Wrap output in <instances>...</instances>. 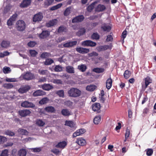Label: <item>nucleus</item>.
<instances>
[{
	"label": "nucleus",
	"instance_id": "nucleus-35",
	"mask_svg": "<svg viewBox=\"0 0 156 156\" xmlns=\"http://www.w3.org/2000/svg\"><path fill=\"white\" fill-rule=\"evenodd\" d=\"M55 94L58 95L59 97L63 98L64 97V91L62 90H59L57 91Z\"/></svg>",
	"mask_w": 156,
	"mask_h": 156
},
{
	"label": "nucleus",
	"instance_id": "nucleus-19",
	"mask_svg": "<svg viewBox=\"0 0 156 156\" xmlns=\"http://www.w3.org/2000/svg\"><path fill=\"white\" fill-rule=\"evenodd\" d=\"M76 142L78 145L81 146L85 145L86 143L85 140L82 138H78L76 141Z\"/></svg>",
	"mask_w": 156,
	"mask_h": 156
},
{
	"label": "nucleus",
	"instance_id": "nucleus-32",
	"mask_svg": "<svg viewBox=\"0 0 156 156\" xmlns=\"http://www.w3.org/2000/svg\"><path fill=\"white\" fill-rule=\"evenodd\" d=\"M97 3V1H95L89 5L87 8V11L89 12H91L94 9L95 5Z\"/></svg>",
	"mask_w": 156,
	"mask_h": 156
},
{
	"label": "nucleus",
	"instance_id": "nucleus-52",
	"mask_svg": "<svg viewBox=\"0 0 156 156\" xmlns=\"http://www.w3.org/2000/svg\"><path fill=\"white\" fill-rule=\"evenodd\" d=\"M54 0H46L44 2L45 5L48 6L52 4Z\"/></svg>",
	"mask_w": 156,
	"mask_h": 156
},
{
	"label": "nucleus",
	"instance_id": "nucleus-56",
	"mask_svg": "<svg viewBox=\"0 0 156 156\" xmlns=\"http://www.w3.org/2000/svg\"><path fill=\"white\" fill-rule=\"evenodd\" d=\"M73 103L72 101L68 100L65 102V105L68 106V107H70L73 105Z\"/></svg>",
	"mask_w": 156,
	"mask_h": 156
},
{
	"label": "nucleus",
	"instance_id": "nucleus-49",
	"mask_svg": "<svg viewBox=\"0 0 156 156\" xmlns=\"http://www.w3.org/2000/svg\"><path fill=\"white\" fill-rule=\"evenodd\" d=\"M17 16L18 15L16 13H15L10 17V25H12V21H15L17 17Z\"/></svg>",
	"mask_w": 156,
	"mask_h": 156
},
{
	"label": "nucleus",
	"instance_id": "nucleus-28",
	"mask_svg": "<svg viewBox=\"0 0 156 156\" xmlns=\"http://www.w3.org/2000/svg\"><path fill=\"white\" fill-rule=\"evenodd\" d=\"M62 114L65 116H68L71 115V112L66 108H64L61 111Z\"/></svg>",
	"mask_w": 156,
	"mask_h": 156
},
{
	"label": "nucleus",
	"instance_id": "nucleus-38",
	"mask_svg": "<svg viewBox=\"0 0 156 156\" xmlns=\"http://www.w3.org/2000/svg\"><path fill=\"white\" fill-rule=\"evenodd\" d=\"M19 156H26L27 151L25 149H20L19 151Z\"/></svg>",
	"mask_w": 156,
	"mask_h": 156
},
{
	"label": "nucleus",
	"instance_id": "nucleus-54",
	"mask_svg": "<svg viewBox=\"0 0 156 156\" xmlns=\"http://www.w3.org/2000/svg\"><path fill=\"white\" fill-rule=\"evenodd\" d=\"M8 150L5 149L2 151L0 156H8Z\"/></svg>",
	"mask_w": 156,
	"mask_h": 156
},
{
	"label": "nucleus",
	"instance_id": "nucleus-10",
	"mask_svg": "<svg viewBox=\"0 0 156 156\" xmlns=\"http://www.w3.org/2000/svg\"><path fill=\"white\" fill-rule=\"evenodd\" d=\"M50 35V32L47 30H43L38 35V37L41 39L46 38Z\"/></svg>",
	"mask_w": 156,
	"mask_h": 156
},
{
	"label": "nucleus",
	"instance_id": "nucleus-60",
	"mask_svg": "<svg viewBox=\"0 0 156 156\" xmlns=\"http://www.w3.org/2000/svg\"><path fill=\"white\" fill-rule=\"evenodd\" d=\"M36 43L34 41H30L27 44L30 47H33L36 44Z\"/></svg>",
	"mask_w": 156,
	"mask_h": 156
},
{
	"label": "nucleus",
	"instance_id": "nucleus-26",
	"mask_svg": "<svg viewBox=\"0 0 156 156\" xmlns=\"http://www.w3.org/2000/svg\"><path fill=\"white\" fill-rule=\"evenodd\" d=\"M145 83V88H146L147 86L152 82V80L149 76H147L144 79Z\"/></svg>",
	"mask_w": 156,
	"mask_h": 156
},
{
	"label": "nucleus",
	"instance_id": "nucleus-63",
	"mask_svg": "<svg viewBox=\"0 0 156 156\" xmlns=\"http://www.w3.org/2000/svg\"><path fill=\"white\" fill-rule=\"evenodd\" d=\"M88 56L90 57H92L93 56H98V54L96 52L93 51L91 53H90L88 54Z\"/></svg>",
	"mask_w": 156,
	"mask_h": 156
},
{
	"label": "nucleus",
	"instance_id": "nucleus-6",
	"mask_svg": "<svg viewBox=\"0 0 156 156\" xmlns=\"http://www.w3.org/2000/svg\"><path fill=\"white\" fill-rule=\"evenodd\" d=\"M112 44H110L109 45L100 46L97 48V49L99 51H105L108 49H111L112 48Z\"/></svg>",
	"mask_w": 156,
	"mask_h": 156
},
{
	"label": "nucleus",
	"instance_id": "nucleus-37",
	"mask_svg": "<svg viewBox=\"0 0 156 156\" xmlns=\"http://www.w3.org/2000/svg\"><path fill=\"white\" fill-rule=\"evenodd\" d=\"M91 38L93 40H98L100 38V35L97 33H94L91 36Z\"/></svg>",
	"mask_w": 156,
	"mask_h": 156
},
{
	"label": "nucleus",
	"instance_id": "nucleus-25",
	"mask_svg": "<svg viewBox=\"0 0 156 156\" xmlns=\"http://www.w3.org/2000/svg\"><path fill=\"white\" fill-rule=\"evenodd\" d=\"M86 32V29L85 28H81L78 31L76 32V35L79 37L80 36L84 34Z\"/></svg>",
	"mask_w": 156,
	"mask_h": 156
},
{
	"label": "nucleus",
	"instance_id": "nucleus-12",
	"mask_svg": "<svg viewBox=\"0 0 156 156\" xmlns=\"http://www.w3.org/2000/svg\"><path fill=\"white\" fill-rule=\"evenodd\" d=\"M101 105L100 103H95L92 105V109L94 112H97L98 113L100 112Z\"/></svg>",
	"mask_w": 156,
	"mask_h": 156
},
{
	"label": "nucleus",
	"instance_id": "nucleus-48",
	"mask_svg": "<svg viewBox=\"0 0 156 156\" xmlns=\"http://www.w3.org/2000/svg\"><path fill=\"white\" fill-rule=\"evenodd\" d=\"M29 52L32 57H35L37 54V52L35 50H30Z\"/></svg>",
	"mask_w": 156,
	"mask_h": 156
},
{
	"label": "nucleus",
	"instance_id": "nucleus-55",
	"mask_svg": "<svg viewBox=\"0 0 156 156\" xmlns=\"http://www.w3.org/2000/svg\"><path fill=\"white\" fill-rule=\"evenodd\" d=\"M10 10V5L9 4H8V5H6L5 7L4 11V13L5 14L7 13L8 12H9Z\"/></svg>",
	"mask_w": 156,
	"mask_h": 156
},
{
	"label": "nucleus",
	"instance_id": "nucleus-20",
	"mask_svg": "<svg viewBox=\"0 0 156 156\" xmlns=\"http://www.w3.org/2000/svg\"><path fill=\"white\" fill-rule=\"evenodd\" d=\"M105 9L106 7L104 5L99 4L95 8V11L98 12H102Z\"/></svg>",
	"mask_w": 156,
	"mask_h": 156
},
{
	"label": "nucleus",
	"instance_id": "nucleus-24",
	"mask_svg": "<svg viewBox=\"0 0 156 156\" xmlns=\"http://www.w3.org/2000/svg\"><path fill=\"white\" fill-rule=\"evenodd\" d=\"M112 81L110 77L108 78L106 81V87L108 90L110 89L112 86Z\"/></svg>",
	"mask_w": 156,
	"mask_h": 156
},
{
	"label": "nucleus",
	"instance_id": "nucleus-40",
	"mask_svg": "<svg viewBox=\"0 0 156 156\" xmlns=\"http://www.w3.org/2000/svg\"><path fill=\"white\" fill-rule=\"evenodd\" d=\"M101 117L99 115L95 116L94 119V122L96 124H98L101 121Z\"/></svg>",
	"mask_w": 156,
	"mask_h": 156
},
{
	"label": "nucleus",
	"instance_id": "nucleus-15",
	"mask_svg": "<svg viewBox=\"0 0 156 156\" xmlns=\"http://www.w3.org/2000/svg\"><path fill=\"white\" fill-rule=\"evenodd\" d=\"M101 28L104 31L108 32L111 30V27L107 24L105 23L102 25Z\"/></svg>",
	"mask_w": 156,
	"mask_h": 156
},
{
	"label": "nucleus",
	"instance_id": "nucleus-33",
	"mask_svg": "<svg viewBox=\"0 0 156 156\" xmlns=\"http://www.w3.org/2000/svg\"><path fill=\"white\" fill-rule=\"evenodd\" d=\"M54 62V61L51 58H48L46 59L45 61L44 62V63L45 65L48 66L51 65Z\"/></svg>",
	"mask_w": 156,
	"mask_h": 156
},
{
	"label": "nucleus",
	"instance_id": "nucleus-14",
	"mask_svg": "<svg viewBox=\"0 0 156 156\" xmlns=\"http://www.w3.org/2000/svg\"><path fill=\"white\" fill-rule=\"evenodd\" d=\"M85 131V130L84 129H81L77 130L73 134V137L74 138L75 137L77 136H80V135L84 133Z\"/></svg>",
	"mask_w": 156,
	"mask_h": 156
},
{
	"label": "nucleus",
	"instance_id": "nucleus-61",
	"mask_svg": "<svg viewBox=\"0 0 156 156\" xmlns=\"http://www.w3.org/2000/svg\"><path fill=\"white\" fill-rule=\"evenodd\" d=\"M86 90H87L92 91H93L94 88V86L92 85L88 86L86 87Z\"/></svg>",
	"mask_w": 156,
	"mask_h": 156
},
{
	"label": "nucleus",
	"instance_id": "nucleus-3",
	"mask_svg": "<svg viewBox=\"0 0 156 156\" xmlns=\"http://www.w3.org/2000/svg\"><path fill=\"white\" fill-rule=\"evenodd\" d=\"M82 45L84 46L93 47L96 46V43L90 40H87L82 42Z\"/></svg>",
	"mask_w": 156,
	"mask_h": 156
},
{
	"label": "nucleus",
	"instance_id": "nucleus-2",
	"mask_svg": "<svg viewBox=\"0 0 156 156\" xmlns=\"http://www.w3.org/2000/svg\"><path fill=\"white\" fill-rule=\"evenodd\" d=\"M17 30L19 31H23L26 27V24L25 22L23 20L18 21L16 24Z\"/></svg>",
	"mask_w": 156,
	"mask_h": 156
},
{
	"label": "nucleus",
	"instance_id": "nucleus-22",
	"mask_svg": "<svg viewBox=\"0 0 156 156\" xmlns=\"http://www.w3.org/2000/svg\"><path fill=\"white\" fill-rule=\"evenodd\" d=\"M66 145V142L65 141H62L58 142L55 146V147L57 148L63 149Z\"/></svg>",
	"mask_w": 156,
	"mask_h": 156
},
{
	"label": "nucleus",
	"instance_id": "nucleus-62",
	"mask_svg": "<svg viewBox=\"0 0 156 156\" xmlns=\"http://www.w3.org/2000/svg\"><path fill=\"white\" fill-rule=\"evenodd\" d=\"M113 40V38L112 36L111 35H109L107 36L106 40L107 42L110 41H112Z\"/></svg>",
	"mask_w": 156,
	"mask_h": 156
},
{
	"label": "nucleus",
	"instance_id": "nucleus-13",
	"mask_svg": "<svg viewBox=\"0 0 156 156\" xmlns=\"http://www.w3.org/2000/svg\"><path fill=\"white\" fill-rule=\"evenodd\" d=\"M76 50L78 52L82 54L87 53L90 51L89 49L82 47L76 48Z\"/></svg>",
	"mask_w": 156,
	"mask_h": 156
},
{
	"label": "nucleus",
	"instance_id": "nucleus-29",
	"mask_svg": "<svg viewBox=\"0 0 156 156\" xmlns=\"http://www.w3.org/2000/svg\"><path fill=\"white\" fill-rule=\"evenodd\" d=\"M66 71L70 73H75L74 68L73 67L68 66L66 67Z\"/></svg>",
	"mask_w": 156,
	"mask_h": 156
},
{
	"label": "nucleus",
	"instance_id": "nucleus-39",
	"mask_svg": "<svg viewBox=\"0 0 156 156\" xmlns=\"http://www.w3.org/2000/svg\"><path fill=\"white\" fill-rule=\"evenodd\" d=\"M71 9L72 8L71 6L67 7L64 12V15L66 16H68L71 13Z\"/></svg>",
	"mask_w": 156,
	"mask_h": 156
},
{
	"label": "nucleus",
	"instance_id": "nucleus-51",
	"mask_svg": "<svg viewBox=\"0 0 156 156\" xmlns=\"http://www.w3.org/2000/svg\"><path fill=\"white\" fill-rule=\"evenodd\" d=\"M38 73L41 75H47L48 73V71L46 70H38Z\"/></svg>",
	"mask_w": 156,
	"mask_h": 156
},
{
	"label": "nucleus",
	"instance_id": "nucleus-44",
	"mask_svg": "<svg viewBox=\"0 0 156 156\" xmlns=\"http://www.w3.org/2000/svg\"><path fill=\"white\" fill-rule=\"evenodd\" d=\"M36 124L40 126H43L45 124V123L40 119H37L36 121Z\"/></svg>",
	"mask_w": 156,
	"mask_h": 156
},
{
	"label": "nucleus",
	"instance_id": "nucleus-18",
	"mask_svg": "<svg viewBox=\"0 0 156 156\" xmlns=\"http://www.w3.org/2000/svg\"><path fill=\"white\" fill-rule=\"evenodd\" d=\"M41 87L44 90H49L53 88V86L49 84L44 83L41 85Z\"/></svg>",
	"mask_w": 156,
	"mask_h": 156
},
{
	"label": "nucleus",
	"instance_id": "nucleus-30",
	"mask_svg": "<svg viewBox=\"0 0 156 156\" xmlns=\"http://www.w3.org/2000/svg\"><path fill=\"white\" fill-rule=\"evenodd\" d=\"M65 125L70 127L71 128L75 127L74 123L72 121H66Z\"/></svg>",
	"mask_w": 156,
	"mask_h": 156
},
{
	"label": "nucleus",
	"instance_id": "nucleus-58",
	"mask_svg": "<svg viewBox=\"0 0 156 156\" xmlns=\"http://www.w3.org/2000/svg\"><path fill=\"white\" fill-rule=\"evenodd\" d=\"M6 141L7 139L6 137L0 136V144H2L6 142Z\"/></svg>",
	"mask_w": 156,
	"mask_h": 156
},
{
	"label": "nucleus",
	"instance_id": "nucleus-41",
	"mask_svg": "<svg viewBox=\"0 0 156 156\" xmlns=\"http://www.w3.org/2000/svg\"><path fill=\"white\" fill-rule=\"evenodd\" d=\"M66 27L63 26H61L58 27V33H61L63 32H66Z\"/></svg>",
	"mask_w": 156,
	"mask_h": 156
},
{
	"label": "nucleus",
	"instance_id": "nucleus-64",
	"mask_svg": "<svg viewBox=\"0 0 156 156\" xmlns=\"http://www.w3.org/2000/svg\"><path fill=\"white\" fill-rule=\"evenodd\" d=\"M10 68L9 67H4L3 69V71L5 73H7L10 71Z\"/></svg>",
	"mask_w": 156,
	"mask_h": 156
},
{
	"label": "nucleus",
	"instance_id": "nucleus-16",
	"mask_svg": "<svg viewBox=\"0 0 156 156\" xmlns=\"http://www.w3.org/2000/svg\"><path fill=\"white\" fill-rule=\"evenodd\" d=\"M19 113L20 115L21 116L25 117L29 115L31 112L28 110H24L19 111Z\"/></svg>",
	"mask_w": 156,
	"mask_h": 156
},
{
	"label": "nucleus",
	"instance_id": "nucleus-4",
	"mask_svg": "<svg viewBox=\"0 0 156 156\" xmlns=\"http://www.w3.org/2000/svg\"><path fill=\"white\" fill-rule=\"evenodd\" d=\"M21 105L22 107L26 108H34L35 107L34 104L28 101L22 102Z\"/></svg>",
	"mask_w": 156,
	"mask_h": 156
},
{
	"label": "nucleus",
	"instance_id": "nucleus-36",
	"mask_svg": "<svg viewBox=\"0 0 156 156\" xmlns=\"http://www.w3.org/2000/svg\"><path fill=\"white\" fill-rule=\"evenodd\" d=\"M18 131L20 134L22 135H27L28 133L26 130L21 128L19 129L18 130Z\"/></svg>",
	"mask_w": 156,
	"mask_h": 156
},
{
	"label": "nucleus",
	"instance_id": "nucleus-42",
	"mask_svg": "<svg viewBox=\"0 0 156 156\" xmlns=\"http://www.w3.org/2000/svg\"><path fill=\"white\" fill-rule=\"evenodd\" d=\"M48 101L47 98H43L39 101V103L40 105H44L48 102Z\"/></svg>",
	"mask_w": 156,
	"mask_h": 156
},
{
	"label": "nucleus",
	"instance_id": "nucleus-1",
	"mask_svg": "<svg viewBox=\"0 0 156 156\" xmlns=\"http://www.w3.org/2000/svg\"><path fill=\"white\" fill-rule=\"evenodd\" d=\"M81 90L75 88H71L68 91V96L73 98L79 97L81 95Z\"/></svg>",
	"mask_w": 156,
	"mask_h": 156
},
{
	"label": "nucleus",
	"instance_id": "nucleus-45",
	"mask_svg": "<svg viewBox=\"0 0 156 156\" xmlns=\"http://www.w3.org/2000/svg\"><path fill=\"white\" fill-rule=\"evenodd\" d=\"M54 70L56 72H60L62 70V67L60 65H56L55 66Z\"/></svg>",
	"mask_w": 156,
	"mask_h": 156
},
{
	"label": "nucleus",
	"instance_id": "nucleus-23",
	"mask_svg": "<svg viewBox=\"0 0 156 156\" xmlns=\"http://www.w3.org/2000/svg\"><path fill=\"white\" fill-rule=\"evenodd\" d=\"M44 94V92L42 90H38L34 92L33 93V96L34 97H37L42 96Z\"/></svg>",
	"mask_w": 156,
	"mask_h": 156
},
{
	"label": "nucleus",
	"instance_id": "nucleus-11",
	"mask_svg": "<svg viewBox=\"0 0 156 156\" xmlns=\"http://www.w3.org/2000/svg\"><path fill=\"white\" fill-rule=\"evenodd\" d=\"M43 18V16L41 13L39 12L35 15L33 18L34 22H36L41 21Z\"/></svg>",
	"mask_w": 156,
	"mask_h": 156
},
{
	"label": "nucleus",
	"instance_id": "nucleus-43",
	"mask_svg": "<svg viewBox=\"0 0 156 156\" xmlns=\"http://www.w3.org/2000/svg\"><path fill=\"white\" fill-rule=\"evenodd\" d=\"M51 55V54L49 53L43 52L41 54L40 57L42 58H45L47 57H50Z\"/></svg>",
	"mask_w": 156,
	"mask_h": 156
},
{
	"label": "nucleus",
	"instance_id": "nucleus-8",
	"mask_svg": "<svg viewBox=\"0 0 156 156\" xmlns=\"http://www.w3.org/2000/svg\"><path fill=\"white\" fill-rule=\"evenodd\" d=\"M77 43V41H76L68 42L64 44H63V47L68 48L72 47L73 46L76 45ZM58 46L60 48H63L62 47H61L60 45H59Z\"/></svg>",
	"mask_w": 156,
	"mask_h": 156
},
{
	"label": "nucleus",
	"instance_id": "nucleus-50",
	"mask_svg": "<svg viewBox=\"0 0 156 156\" xmlns=\"http://www.w3.org/2000/svg\"><path fill=\"white\" fill-rule=\"evenodd\" d=\"M9 42H8L3 41L1 43V46L3 48H7L9 44Z\"/></svg>",
	"mask_w": 156,
	"mask_h": 156
},
{
	"label": "nucleus",
	"instance_id": "nucleus-47",
	"mask_svg": "<svg viewBox=\"0 0 156 156\" xmlns=\"http://www.w3.org/2000/svg\"><path fill=\"white\" fill-rule=\"evenodd\" d=\"M30 149L33 152L38 153L41 151L42 148L41 147L33 148H30Z\"/></svg>",
	"mask_w": 156,
	"mask_h": 156
},
{
	"label": "nucleus",
	"instance_id": "nucleus-57",
	"mask_svg": "<svg viewBox=\"0 0 156 156\" xmlns=\"http://www.w3.org/2000/svg\"><path fill=\"white\" fill-rule=\"evenodd\" d=\"M9 54L8 51H4L3 53H0V58H2L5 56L8 55Z\"/></svg>",
	"mask_w": 156,
	"mask_h": 156
},
{
	"label": "nucleus",
	"instance_id": "nucleus-27",
	"mask_svg": "<svg viewBox=\"0 0 156 156\" xmlns=\"http://www.w3.org/2000/svg\"><path fill=\"white\" fill-rule=\"evenodd\" d=\"M44 110L47 112L53 113L55 112V109L54 107L52 106H48L44 108Z\"/></svg>",
	"mask_w": 156,
	"mask_h": 156
},
{
	"label": "nucleus",
	"instance_id": "nucleus-21",
	"mask_svg": "<svg viewBox=\"0 0 156 156\" xmlns=\"http://www.w3.org/2000/svg\"><path fill=\"white\" fill-rule=\"evenodd\" d=\"M30 0H24L21 3L20 6L23 8L26 7L30 5Z\"/></svg>",
	"mask_w": 156,
	"mask_h": 156
},
{
	"label": "nucleus",
	"instance_id": "nucleus-46",
	"mask_svg": "<svg viewBox=\"0 0 156 156\" xmlns=\"http://www.w3.org/2000/svg\"><path fill=\"white\" fill-rule=\"evenodd\" d=\"M123 75L124 78L126 79H127L130 76V72L128 70H126L124 72Z\"/></svg>",
	"mask_w": 156,
	"mask_h": 156
},
{
	"label": "nucleus",
	"instance_id": "nucleus-9",
	"mask_svg": "<svg viewBox=\"0 0 156 156\" xmlns=\"http://www.w3.org/2000/svg\"><path fill=\"white\" fill-rule=\"evenodd\" d=\"M30 88V87L29 86L25 85V86H21L18 89V91L20 93L23 94L27 92Z\"/></svg>",
	"mask_w": 156,
	"mask_h": 156
},
{
	"label": "nucleus",
	"instance_id": "nucleus-53",
	"mask_svg": "<svg viewBox=\"0 0 156 156\" xmlns=\"http://www.w3.org/2000/svg\"><path fill=\"white\" fill-rule=\"evenodd\" d=\"M51 152L56 155H58L61 153V152L58 149L55 148L52 150Z\"/></svg>",
	"mask_w": 156,
	"mask_h": 156
},
{
	"label": "nucleus",
	"instance_id": "nucleus-17",
	"mask_svg": "<svg viewBox=\"0 0 156 156\" xmlns=\"http://www.w3.org/2000/svg\"><path fill=\"white\" fill-rule=\"evenodd\" d=\"M58 20L56 19H53L50 20L48 22L46 23V26L48 27H51L57 24Z\"/></svg>",
	"mask_w": 156,
	"mask_h": 156
},
{
	"label": "nucleus",
	"instance_id": "nucleus-5",
	"mask_svg": "<svg viewBox=\"0 0 156 156\" xmlns=\"http://www.w3.org/2000/svg\"><path fill=\"white\" fill-rule=\"evenodd\" d=\"M22 77L23 79L27 80H31L35 77L34 75L29 72L23 75Z\"/></svg>",
	"mask_w": 156,
	"mask_h": 156
},
{
	"label": "nucleus",
	"instance_id": "nucleus-59",
	"mask_svg": "<svg viewBox=\"0 0 156 156\" xmlns=\"http://www.w3.org/2000/svg\"><path fill=\"white\" fill-rule=\"evenodd\" d=\"M153 153V150L151 149H148L147 150V155L148 156H151Z\"/></svg>",
	"mask_w": 156,
	"mask_h": 156
},
{
	"label": "nucleus",
	"instance_id": "nucleus-31",
	"mask_svg": "<svg viewBox=\"0 0 156 156\" xmlns=\"http://www.w3.org/2000/svg\"><path fill=\"white\" fill-rule=\"evenodd\" d=\"M77 68L80 71L83 72L85 71L87 67L86 65L82 64L80 65H78Z\"/></svg>",
	"mask_w": 156,
	"mask_h": 156
},
{
	"label": "nucleus",
	"instance_id": "nucleus-34",
	"mask_svg": "<svg viewBox=\"0 0 156 156\" xmlns=\"http://www.w3.org/2000/svg\"><path fill=\"white\" fill-rule=\"evenodd\" d=\"M105 69L104 68H95L92 70L93 72L98 73H103Z\"/></svg>",
	"mask_w": 156,
	"mask_h": 156
},
{
	"label": "nucleus",
	"instance_id": "nucleus-7",
	"mask_svg": "<svg viewBox=\"0 0 156 156\" xmlns=\"http://www.w3.org/2000/svg\"><path fill=\"white\" fill-rule=\"evenodd\" d=\"M84 19V17L83 15H80L76 16L72 20L73 23H80L82 22Z\"/></svg>",
	"mask_w": 156,
	"mask_h": 156
}]
</instances>
